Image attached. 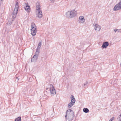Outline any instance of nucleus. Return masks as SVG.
<instances>
[{
  "instance_id": "nucleus-2",
  "label": "nucleus",
  "mask_w": 121,
  "mask_h": 121,
  "mask_svg": "<svg viewBox=\"0 0 121 121\" xmlns=\"http://www.w3.org/2000/svg\"><path fill=\"white\" fill-rule=\"evenodd\" d=\"M36 5V13L37 17H38L39 18H40L42 17L43 15L39 3L37 2Z\"/></svg>"
},
{
  "instance_id": "nucleus-19",
  "label": "nucleus",
  "mask_w": 121,
  "mask_h": 121,
  "mask_svg": "<svg viewBox=\"0 0 121 121\" xmlns=\"http://www.w3.org/2000/svg\"><path fill=\"white\" fill-rule=\"evenodd\" d=\"M21 117H19L16 118L15 120V121H21Z\"/></svg>"
},
{
  "instance_id": "nucleus-8",
  "label": "nucleus",
  "mask_w": 121,
  "mask_h": 121,
  "mask_svg": "<svg viewBox=\"0 0 121 121\" xmlns=\"http://www.w3.org/2000/svg\"><path fill=\"white\" fill-rule=\"evenodd\" d=\"M50 90L51 94L54 95L56 94V91L54 87L52 85H50Z\"/></svg>"
},
{
  "instance_id": "nucleus-16",
  "label": "nucleus",
  "mask_w": 121,
  "mask_h": 121,
  "mask_svg": "<svg viewBox=\"0 0 121 121\" xmlns=\"http://www.w3.org/2000/svg\"><path fill=\"white\" fill-rule=\"evenodd\" d=\"M83 111L85 113L88 112L89 111V110L87 108H84L83 109Z\"/></svg>"
},
{
  "instance_id": "nucleus-15",
  "label": "nucleus",
  "mask_w": 121,
  "mask_h": 121,
  "mask_svg": "<svg viewBox=\"0 0 121 121\" xmlns=\"http://www.w3.org/2000/svg\"><path fill=\"white\" fill-rule=\"evenodd\" d=\"M14 20L13 19H9L8 21V22L7 23L8 25H10L12 24V22H13Z\"/></svg>"
},
{
  "instance_id": "nucleus-10",
  "label": "nucleus",
  "mask_w": 121,
  "mask_h": 121,
  "mask_svg": "<svg viewBox=\"0 0 121 121\" xmlns=\"http://www.w3.org/2000/svg\"><path fill=\"white\" fill-rule=\"evenodd\" d=\"M36 27L35 24L33 22L31 23V31L36 30Z\"/></svg>"
},
{
  "instance_id": "nucleus-12",
  "label": "nucleus",
  "mask_w": 121,
  "mask_h": 121,
  "mask_svg": "<svg viewBox=\"0 0 121 121\" xmlns=\"http://www.w3.org/2000/svg\"><path fill=\"white\" fill-rule=\"evenodd\" d=\"M38 56L34 55L31 59V61L32 62H35L37 60Z\"/></svg>"
},
{
  "instance_id": "nucleus-14",
  "label": "nucleus",
  "mask_w": 121,
  "mask_h": 121,
  "mask_svg": "<svg viewBox=\"0 0 121 121\" xmlns=\"http://www.w3.org/2000/svg\"><path fill=\"white\" fill-rule=\"evenodd\" d=\"M79 19L80 21H83L82 22V23L84 22H85V19H84V17L83 16H80L79 18Z\"/></svg>"
},
{
  "instance_id": "nucleus-18",
  "label": "nucleus",
  "mask_w": 121,
  "mask_h": 121,
  "mask_svg": "<svg viewBox=\"0 0 121 121\" xmlns=\"http://www.w3.org/2000/svg\"><path fill=\"white\" fill-rule=\"evenodd\" d=\"M39 50L36 49V52H35V55L38 56L39 55Z\"/></svg>"
},
{
  "instance_id": "nucleus-17",
  "label": "nucleus",
  "mask_w": 121,
  "mask_h": 121,
  "mask_svg": "<svg viewBox=\"0 0 121 121\" xmlns=\"http://www.w3.org/2000/svg\"><path fill=\"white\" fill-rule=\"evenodd\" d=\"M31 35L33 36L35 35L36 34L37 30L31 31Z\"/></svg>"
},
{
  "instance_id": "nucleus-7",
  "label": "nucleus",
  "mask_w": 121,
  "mask_h": 121,
  "mask_svg": "<svg viewBox=\"0 0 121 121\" xmlns=\"http://www.w3.org/2000/svg\"><path fill=\"white\" fill-rule=\"evenodd\" d=\"M24 8L26 11L29 12L30 11V7L28 5V4L27 3H25V5H24Z\"/></svg>"
},
{
  "instance_id": "nucleus-22",
  "label": "nucleus",
  "mask_w": 121,
  "mask_h": 121,
  "mask_svg": "<svg viewBox=\"0 0 121 121\" xmlns=\"http://www.w3.org/2000/svg\"><path fill=\"white\" fill-rule=\"evenodd\" d=\"M114 119V117H113L109 121H113Z\"/></svg>"
},
{
  "instance_id": "nucleus-13",
  "label": "nucleus",
  "mask_w": 121,
  "mask_h": 121,
  "mask_svg": "<svg viewBox=\"0 0 121 121\" xmlns=\"http://www.w3.org/2000/svg\"><path fill=\"white\" fill-rule=\"evenodd\" d=\"M42 41H40L38 43V46L37 47L36 49L37 50H39L40 49L42 45Z\"/></svg>"
},
{
  "instance_id": "nucleus-27",
  "label": "nucleus",
  "mask_w": 121,
  "mask_h": 121,
  "mask_svg": "<svg viewBox=\"0 0 121 121\" xmlns=\"http://www.w3.org/2000/svg\"><path fill=\"white\" fill-rule=\"evenodd\" d=\"M16 79H17L18 80H19V78H18L17 77L16 78Z\"/></svg>"
},
{
  "instance_id": "nucleus-5",
  "label": "nucleus",
  "mask_w": 121,
  "mask_h": 121,
  "mask_svg": "<svg viewBox=\"0 0 121 121\" xmlns=\"http://www.w3.org/2000/svg\"><path fill=\"white\" fill-rule=\"evenodd\" d=\"M121 2H119L117 4H116L113 9L114 11L118 10L121 9Z\"/></svg>"
},
{
  "instance_id": "nucleus-25",
  "label": "nucleus",
  "mask_w": 121,
  "mask_h": 121,
  "mask_svg": "<svg viewBox=\"0 0 121 121\" xmlns=\"http://www.w3.org/2000/svg\"><path fill=\"white\" fill-rule=\"evenodd\" d=\"M117 31H118V32H119L121 33V29H117Z\"/></svg>"
},
{
  "instance_id": "nucleus-26",
  "label": "nucleus",
  "mask_w": 121,
  "mask_h": 121,
  "mask_svg": "<svg viewBox=\"0 0 121 121\" xmlns=\"http://www.w3.org/2000/svg\"><path fill=\"white\" fill-rule=\"evenodd\" d=\"M114 31H115V33H116V32L117 31V29H114Z\"/></svg>"
},
{
  "instance_id": "nucleus-23",
  "label": "nucleus",
  "mask_w": 121,
  "mask_h": 121,
  "mask_svg": "<svg viewBox=\"0 0 121 121\" xmlns=\"http://www.w3.org/2000/svg\"><path fill=\"white\" fill-rule=\"evenodd\" d=\"M13 15L12 16V17L13 19L14 18L16 17L17 15L15 14H13Z\"/></svg>"
},
{
  "instance_id": "nucleus-1",
  "label": "nucleus",
  "mask_w": 121,
  "mask_h": 121,
  "mask_svg": "<svg viewBox=\"0 0 121 121\" xmlns=\"http://www.w3.org/2000/svg\"><path fill=\"white\" fill-rule=\"evenodd\" d=\"M66 114L65 115L66 119L69 121H72L74 117L73 111L70 109H69L66 111Z\"/></svg>"
},
{
  "instance_id": "nucleus-24",
  "label": "nucleus",
  "mask_w": 121,
  "mask_h": 121,
  "mask_svg": "<svg viewBox=\"0 0 121 121\" xmlns=\"http://www.w3.org/2000/svg\"><path fill=\"white\" fill-rule=\"evenodd\" d=\"M51 2L52 3H53L55 0H50Z\"/></svg>"
},
{
  "instance_id": "nucleus-4",
  "label": "nucleus",
  "mask_w": 121,
  "mask_h": 121,
  "mask_svg": "<svg viewBox=\"0 0 121 121\" xmlns=\"http://www.w3.org/2000/svg\"><path fill=\"white\" fill-rule=\"evenodd\" d=\"M71 99V101L69 104L68 107L69 108H70L72 107L75 103V100L74 96L73 95H71L70 97Z\"/></svg>"
},
{
  "instance_id": "nucleus-21",
  "label": "nucleus",
  "mask_w": 121,
  "mask_h": 121,
  "mask_svg": "<svg viewBox=\"0 0 121 121\" xmlns=\"http://www.w3.org/2000/svg\"><path fill=\"white\" fill-rule=\"evenodd\" d=\"M117 119H119V120L118 121H121V116H119L117 118Z\"/></svg>"
},
{
  "instance_id": "nucleus-6",
  "label": "nucleus",
  "mask_w": 121,
  "mask_h": 121,
  "mask_svg": "<svg viewBox=\"0 0 121 121\" xmlns=\"http://www.w3.org/2000/svg\"><path fill=\"white\" fill-rule=\"evenodd\" d=\"M18 3L17 1H16L15 5V7L13 12V14H15L17 15L18 9Z\"/></svg>"
},
{
  "instance_id": "nucleus-28",
  "label": "nucleus",
  "mask_w": 121,
  "mask_h": 121,
  "mask_svg": "<svg viewBox=\"0 0 121 121\" xmlns=\"http://www.w3.org/2000/svg\"><path fill=\"white\" fill-rule=\"evenodd\" d=\"M119 116H121V113L120 114V115Z\"/></svg>"
},
{
  "instance_id": "nucleus-20",
  "label": "nucleus",
  "mask_w": 121,
  "mask_h": 121,
  "mask_svg": "<svg viewBox=\"0 0 121 121\" xmlns=\"http://www.w3.org/2000/svg\"><path fill=\"white\" fill-rule=\"evenodd\" d=\"M88 83V82L87 81H86V82L84 83L83 85V87L84 88H86L87 87V85Z\"/></svg>"
},
{
  "instance_id": "nucleus-11",
  "label": "nucleus",
  "mask_w": 121,
  "mask_h": 121,
  "mask_svg": "<svg viewBox=\"0 0 121 121\" xmlns=\"http://www.w3.org/2000/svg\"><path fill=\"white\" fill-rule=\"evenodd\" d=\"M109 45V43L108 42H104L102 46L103 48H106Z\"/></svg>"
},
{
  "instance_id": "nucleus-3",
  "label": "nucleus",
  "mask_w": 121,
  "mask_h": 121,
  "mask_svg": "<svg viewBox=\"0 0 121 121\" xmlns=\"http://www.w3.org/2000/svg\"><path fill=\"white\" fill-rule=\"evenodd\" d=\"M77 14V12L75 10H73L70 12L69 11L66 13V15L68 18H71L75 17Z\"/></svg>"
},
{
  "instance_id": "nucleus-9",
  "label": "nucleus",
  "mask_w": 121,
  "mask_h": 121,
  "mask_svg": "<svg viewBox=\"0 0 121 121\" xmlns=\"http://www.w3.org/2000/svg\"><path fill=\"white\" fill-rule=\"evenodd\" d=\"M93 25V26H95L94 29L96 30L99 31L101 29V26L96 23H95V22H94Z\"/></svg>"
}]
</instances>
